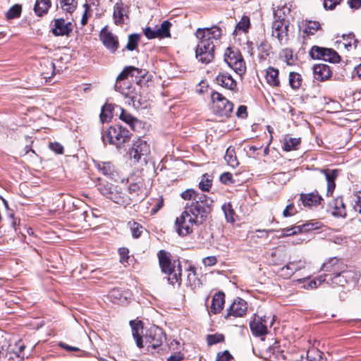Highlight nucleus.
Returning <instances> with one entry per match:
<instances>
[{"instance_id": "obj_27", "label": "nucleus", "mask_w": 361, "mask_h": 361, "mask_svg": "<svg viewBox=\"0 0 361 361\" xmlns=\"http://www.w3.org/2000/svg\"><path fill=\"white\" fill-rule=\"evenodd\" d=\"M279 70L276 68L269 66L266 70V81L272 87H279L280 85V80L279 77Z\"/></svg>"}, {"instance_id": "obj_14", "label": "nucleus", "mask_w": 361, "mask_h": 361, "mask_svg": "<svg viewBox=\"0 0 361 361\" xmlns=\"http://www.w3.org/2000/svg\"><path fill=\"white\" fill-rule=\"evenodd\" d=\"M99 190L104 196L111 200L114 202L118 204H121L124 202L117 186H115L112 183L108 182L101 183L99 185Z\"/></svg>"}, {"instance_id": "obj_22", "label": "nucleus", "mask_w": 361, "mask_h": 361, "mask_svg": "<svg viewBox=\"0 0 361 361\" xmlns=\"http://www.w3.org/2000/svg\"><path fill=\"white\" fill-rule=\"evenodd\" d=\"M130 325L132 329V334L135 340L136 345L138 348H142L144 347L142 337V323L140 320H132L130 322Z\"/></svg>"}, {"instance_id": "obj_47", "label": "nucleus", "mask_w": 361, "mask_h": 361, "mask_svg": "<svg viewBox=\"0 0 361 361\" xmlns=\"http://www.w3.org/2000/svg\"><path fill=\"white\" fill-rule=\"evenodd\" d=\"M140 35L137 34H132L128 36V43L126 48L129 51L135 50L138 44Z\"/></svg>"}, {"instance_id": "obj_40", "label": "nucleus", "mask_w": 361, "mask_h": 361, "mask_svg": "<svg viewBox=\"0 0 361 361\" xmlns=\"http://www.w3.org/2000/svg\"><path fill=\"white\" fill-rule=\"evenodd\" d=\"M224 159L227 162L228 165L232 168H235L238 165V161L235 156V153L233 149L228 147L226 152Z\"/></svg>"}, {"instance_id": "obj_55", "label": "nucleus", "mask_w": 361, "mask_h": 361, "mask_svg": "<svg viewBox=\"0 0 361 361\" xmlns=\"http://www.w3.org/2000/svg\"><path fill=\"white\" fill-rule=\"evenodd\" d=\"M222 209L225 214L227 221L231 223L234 222V212L231 208V205L230 204H224Z\"/></svg>"}, {"instance_id": "obj_21", "label": "nucleus", "mask_w": 361, "mask_h": 361, "mask_svg": "<svg viewBox=\"0 0 361 361\" xmlns=\"http://www.w3.org/2000/svg\"><path fill=\"white\" fill-rule=\"evenodd\" d=\"M314 78L317 80L324 81L329 79L331 75L330 67L326 64H316L313 67Z\"/></svg>"}, {"instance_id": "obj_30", "label": "nucleus", "mask_w": 361, "mask_h": 361, "mask_svg": "<svg viewBox=\"0 0 361 361\" xmlns=\"http://www.w3.org/2000/svg\"><path fill=\"white\" fill-rule=\"evenodd\" d=\"M25 346L22 343H18L16 349L9 351L6 356L9 361H22L25 357L24 353Z\"/></svg>"}, {"instance_id": "obj_31", "label": "nucleus", "mask_w": 361, "mask_h": 361, "mask_svg": "<svg viewBox=\"0 0 361 361\" xmlns=\"http://www.w3.org/2000/svg\"><path fill=\"white\" fill-rule=\"evenodd\" d=\"M96 167L103 175L113 178L117 176L114 166L110 162H99L96 164Z\"/></svg>"}, {"instance_id": "obj_13", "label": "nucleus", "mask_w": 361, "mask_h": 361, "mask_svg": "<svg viewBox=\"0 0 361 361\" xmlns=\"http://www.w3.org/2000/svg\"><path fill=\"white\" fill-rule=\"evenodd\" d=\"M317 224L307 223L302 225L293 226L290 227L284 228L281 230L276 231L279 233V238L288 237L293 235H297L301 233L309 232L310 231L318 228Z\"/></svg>"}, {"instance_id": "obj_44", "label": "nucleus", "mask_w": 361, "mask_h": 361, "mask_svg": "<svg viewBox=\"0 0 361 361\" xmlns=\"http://www.w3.org/2000/svg\"><path fill=\"white\" fill-rule=\"evenodd\" d=\"M22 13V6L20 4H15L11 6L9 10L6 13V18L7 20H12L19 18Z\"/></svg>"}, {"instance_id": "obj_11", "label": "nucleus", "mask_w": 361, "mask_h": 361, "mask_svg": "<svg viewBox=\"0 0 361 361\" xmlns=\"http://www.w3.org/2000/svg\"><path fill=\"white\" fill-rule=\"evenodd\" d=\"M289 23L286 20L274 19L271 26V35L280 44H286L288 40Z\"/></svg>"}, {"instance_id": "obj_53", "label": "nucleus", "mask_w": 361, "mask_h": 361, "mask_svg": "<svg viewBox=\"0 0 361 361\" xmlns=\"http://www.w3.org/2000/svg\"><path fill=\"white\" fill-rule=\"evenodd\" d=\"M212 181L209 178L207 174H204L202 177V180L199 183V188L202 191H209L212 187Z\"/></svg>"}, {"instance_id": "obj_9", "label": "nucleus", "mask_w": 361, "mask_h": 361, "mask_svg": "<svg viewBox=\"0 0 361 361\" xmlns=\"http://www.w3.org/2000/svg\"><path fill=\"white\" fill-rule=\"evenodd\" d=\"M164 339V334L161 329L153 326L145 331L142 338L143 345L148 350H154L161 346Z\"/></svg>"}, {"instance_id": "obj_8", "label": "nucleus", "mask_w": 361, "mask_h": 361, "mask_svg": "<svg viewBox=\"0 0 361 361\" xmlns=\"http://www.w3.org/2000/svg\"><path fill=\"white\" fill-rule=\"evenodd\" d=\"M274 319L271 315L255 314L250 323L252 334L255 336H264L268 334V329L271 328Z\"/></svg>"}, {"instance_id": "obj_29", "label": "nucleus", "mask_w": 361, "mask_h": 361, "mask_svg": "<svg viewBox=\"0 0 361 361\" xmlns=\"http://www.w3.org/2000/svg\"><path fill=\"white\" fill-rule=\"evenodd\" d=\"M126 9L121 1L117 2L114 7L113 17L116 25H122L124 23Z\"/></svg>"}, {"instance_id": "obj_43", "label": "nucleus", "mask_w": 361, "mask_h": 361, "mask_svg": "<svg viewBox=\"0 0 361 361\" xmlns=\"http://www.w3.org/2000/svg\"><path fill=\"white\" fill-rule=\"evenodd\" d=\"M320 28V25L316 21H307L304 24L303 32L307 35H314Z\"/></svg>"}, {"instance_id": "obj_52", "label": "nucleus", "mask_w": 361, "mask_h": 361, "mask_svg": "<svg viewBox=\"0 0 361 361\" xmlns=\"http://www.w3.org/2000/svg\"><path fill=\"white\" fill-rule=\"evenodd\" d=\"M324 47L313 46L310 50V56L313 59H322L323 53H324Z\"/></svg>"}, {"instance_id": "obj_38", "label": "nucleus", "mask_w": 361, "mask_h": 361, "mask_svg": "<svg viewBox=\"0 0 361 361\" xmlns=\"http://www.w3.org/2000/svg\"><path fill=\"white\" fill-rule=\"evenodd\" d=\"M171 23L168 20L164 21L159 27L157 28V34L159 38L169 37H170V27Z\"/></svg>"}, {"instance_id": "obj_32", "label": "nucleus", "mask_w": 361, "mask_h": 361, "mask_svg": "<svg viewBox=\"0 0 361 361\" xmlns=\"http://www.w3.org/2000/svg\"><path fill=\"white\" fill-rule=\"evenodd\" d=\"M291 8L292 5L290 3L279 6L277 9L274 10V19L286 20V18L291 11Z\"/></svg>"}, {"instance_id": "obj_61", "label": "nucleus", "mask_w": 361, "mask_h": 361, "mask_svg": "<svg viewBox=\"0 0 361 361\" xmlns=\"http://www.w3.org/2000/svg\"><path fill=\"white\" fill-rule=\"evenodd\" d=\"M128 249L126 247H121L118 249V253L120 255V262L122 264H124L127 262V260L128 259Z\"/></svg>"}, {"instance_id": "obj_1", "label": "nucleus", "mask_w": 361, "mask_h": 361, "mask_svg": "<svg viewBox=\"0 0 361 361\" xmlns=\"http://www.w3.org/2000/svg\"><path fill=\"white\" fill-rule=\"evenodd\" d=\"M181 197L192 201L190 205L185 206V210L176 218L175 222L178 233L185 236L192 232L194 226L205 221L212 201L206 195L199 194L192 189L183 191Z\"/></svg>"}, {"instance_id": "obj_24", "label": "nucleus", "mask_w": 361, "mask_h": 361, "mask_svg": "<svg viewBox=\"0 0 361 361\" xmlns=\"http://www.w3.org/2000/svg\"><path fill=\"white\" fill-rule=\"evenodd\" d=\"M300 200L305 207H315L319 205L322 201V197L318 192H310L300 195Z\"/></svg>"}, {"instance_id": "obj_23", "label": "nucleus", "mask_w": 361, "mask_h": 361, "mask_svg": "<svg viewBox=\"0 0 361 361\" xmlns=\"http://www.w3.org/2000/svg\"><path fill=\"white\" fill-rule=\"evenodd\" d=\"M225 303V295L222 292L216 293L212 300L209 312L213 314H218L224 309Z\"/></svg>"}, {"instance_id": "obj_64", "label": "nucleus", "mask_w": 361, "mask_h": 361, "mask_svg": "<svg viewBox=\"0 0 361 361\" xmlns=\"http://www.w3.org/2000/svg\"><path fill=\"white\" fill-rule=\"evenodd\" d=\"M341 0H324V7L326 9H334L336 5H338Z\"/></svg>"}, {"instance_id": "obj_17", "label": "nucleus", "mask_w": 361, "mask_h": 361, "mask_svg": "<svg viewBox=\"0 0 361 361\" xmlns=\"http://www.w3.org/2000/svg\"><path fill=\"white\" fill-rule=\"evenodd\" d=\"M247 309V302L242 298H238L227 310V314L225 317L228 318L231 316L233 317H243L245 314Z\"/></svg>"}, {"instance_id": "obj_58", "label": "nucleus", "mask_w": 361, "mask_h": 361, "mask_svg": "<svg viewBox=\"0 0 361 361\" xmlns=\"http://www.w3.org/2000/svg\"><path fill=\"white\" fill-rule=\"evenodd\" d=\"M298 212L293 204H289L283 212L284 217L292 216Z\"/></svg>"}, {"instance_id": "obj_26", "label": "nucleus", "mask_w": 361, "mask_h": 361, "mask_svg": "<svg viewBox=\"0 0 361 361\" xmlns=\"http://www.w3.org/2000/svg\"><path fill=\"white\" fill-rule=\"evenodd\" d=\"M326 278L324 276H319L313 279L309 280L308 279H298L297 281L299 283H303L302 286V288L307 290H312L317 288L319 287L323 282L326 281Z\"/></svg>"}, {"instance_id": "obj_7", "label": "nucleus", "mask_w": 361, "mask_h": 361, "mask_svg": "<svg viewBox=\"0 0 361 361\" xmlns=\"http://www.w3.org/2000/svg\"><path fill=\"white\" fill-rule=\"evenodd\" d=\"M224 61L236 73L243 75L246 71L245 62L239 50L235 47H228L224 55Z\"/></svg>"}, {"instance_id": "obj_10", "label": "nucleus", "mask_w": 361, "mask_h": 361, "mask_svg": "<svg viewBox=\"0 0 361 361\" xmlns=\"http://www.w3.org/2000/svg\"><path fill=\"white\" fill-rule=\"evenodd\" d=\"M214 111L221 116H228L233 111V105L225 97L217 92L211 94Z\"/></svg>"}, {"instance_id": "obj_45", "label": "nucleus", "mask_w": 361, "mask_h": 361, "mask_svg": "<svg viewBox=\"0 0 361 361\" xmlns=\"http://www.w3.org/2000/svg\"><path fill=\"white\" fill-rule=\"evenodd\" d=\"M307 361H325L323 353L316 348H312L307 353Z\"/></svg>"}, {"instance_id": "obj_48", "label": "nucleus", "mask_w": 361, "mask_h": 361, "mask_svg": "<svg viewBox=\"0 0 361 361\" xmlns=\"http://www.w3.org/2000/svg\"><path fill=\"white\" fill-rule=\"evenodd\" d=\"M128 226L133 237L135 238H139L142 232V226L135 221H129Z\"/></svg>"}, {"instance_id": "obj_60", "label": "nucleus", "mask_w": 361, "mask_h": 361, "mask_svg": "<svg viewBox=\"0 0 361 361\" xmlns=\"http://www.w3.org/2000/svg\"><path fill=\"white\" fill-rule=\"evenodd\" d=\"M140 191V187L137 183H131L128 186V192L133 196V197L138 196Z\"/></svg>"}, {"instance_id": "obj_25", "label": "nucleus", "mask_w": 361, "mask_h": 361, "mask_svg": "<svg viewBox=\"0 0 361 361\" xmlns=\"http://www.w3.org/2000/svg\"><path fill=\"white\" fill-rule=\"evenodd\" d=\"M216 80L218 85L231 90H234L236 87V82L233 80L232 76L228 73H219L216 76Z\"/></svg>"}, {"instance_id": "obj_46", "label": "nucleus", "mask_w": 361, "mask_h": 361, "mask_svg": "<svg viewBox=\"0 0 361 361\" xmlns=\"http://www.w3.org/2000/svg\"><path fill=\"white\" fill-rule=\"evenodd\" d=\"M280 58L287 63L291 66L294 63L293 54L290 49L286 48L280 53Z\"/></svg>"}, {"instance_id": "obj_56", "label": "nucleus", "mask_w": 361, "mask_h": 361, "mask_svg": "<svg viewBox=\"0 0 361 361\" xmlns=\"http://www.w3.org/2000/svg\"><path fill=\"white\" fill-rule=\"evenodd\" d=\"M153 207L151 209V214H155L164 206V198L159 196L158 198L153 200Z\"/></svg>"}, {"instance_id": "obj_63", "label": "nucleus", "mask_w": 361, "mask_h": 361, "mask_svg": "<svg viewBox=\"0 0 361 361\" xmlns=\"http://www.w3.org/2000/svg\"><path fill=\"white\" fill-rule=\"evenodd\" d=\"M157 28L151 29L150 27H146L144 30L145 35L147 39H154L158 38L157 34Z\"/></svg>"}, {"instance_id": "obj_35", "label": "nucleus", "mask_w": 361, "mask_h": 361, "mask_svg": "<svg viewBox=\"0 0 361 361\" xmlns=\"http://www.w3.org/2000/svg\"><path fill=\"white\" fill-rule=\"evenodd\" d=\"M300 142V137H291L286 136L284 137L283 149L286 152L296 150L298 149Z\"/></svg>"}, {"instance_id": "obj_49", "label": "nucleus", "mask_w": 361, "mask_h": 361, "mask_svg": "<svg viewBox=\"0 0 361 361\" xmlns=\"http://www.w3.org/2000/svg\"><path fill=\"white\" fill-rule=\"evenodd\" d=\"M301 76L300 74L291 72L289 74V84L293 89H297L301 85Z\"/></svg>"}, {"instance_id": "obj_42", "label": "nucleus", "mask_w": 361, "mask_h": 361, "mask_svg": "<svg viewBox=\"0 0 361 361\" xmlns=\"http://www.w3.org/2000/svg\"><path fill=\"white\" fill-rule=\"evenodd\" d=\"M108 298L114 303L123 302L126 300V297H124L122 292L117 288L112 289L109 293Z\"/></svg>"}, {"instance_id": "obj_16", "label": "nucleus", "mask_w": 361, "mask_h": 361, "mask_svg": "<svg viewBox=\"0 0 361 361\" xmlns=\"http://www.w3.org/2000/svg\"><path fill=\"white\" fill-rule=\"evenodd\" d=\"M100 40L104 46L111 53H114L118 48L119 43L117 36L104 27L99 35Z\"/></svg>"}, {"instance_id": "obj_33", "label": "nucleus", "mask_w": 361, "mask_h": 361, "mask_svg": "<svg viewBox=\"0 0 361 361\" xmlns=\"http://www.w3.org/2000/svg\"><path fill=\"white\" fill-rule=\"evenodd\" d=\"M121 120L129 125L133 130H136V126H140V122L131 114L128 113L123 109H121V114L119 116Z\"/></svg>"}, {"instance_id": "obj_41", "label": "nucleus", "mask_w": 361, "mask_h": 361, "mask_svg": "<svg viewBox=\"0 0 361 361\" xmlns=\"http://www.w3.org/2000/svg\"><path fill=\"white\" fill-rule=\"evenodd\" d=\"M250 18L246 16H243L241 18L240 20L236 25L235 30H234V33H235L237 35L238 32H239V31H242L243 32H247L250 28Z\"/></svg>"}, {"instance_id": "obj_34", "label": "nucleus", "mask_w": 361, "mask_h": 361, "mask_svg": "<svg viewBox=\"0 0 361 361\" xmlns=\"http://www.w3.org/2000/svg\"><path fill=\"white\" fill-rule=\"evenodd\" d=\"M342 37L341 44L347 51L355 50L357 48L358 42L353 33L343 35Z\"/></svg>"}, {"instance_id": "obj_59", "label": "nucleus", "mask_w": 361, "mask_h": 361, "mask_svg": "<svg viewBox=\"0 0 361 361\" xmlns=\"http://www.w3.org/2000/svg\"><path fill=\"white\" fill-rule=\"evenodd\" d=\"M233 357L228 351L226 350L222 353H219L216 356V361H232Z\"/></svg>"}, {"instance_id": "obj_50", "label": "nucleus", "mask_w": 361, "mask_h": 361, "mask_svg": "<svg viewBox=\"0 0 361 361\" xmlns=\"http://www.w3.org/2000/svg\"><path fill=\"white\" fill-rule=\"evenodd\" d=\"M187 279L190 286H196L198 283L199 280L196 276L194 267L190 266L187 269Z\"/></svg>"}, {"instance_id": "obj_6", "label": "nucleus", "mask_w": 361, "mask_h": 361, "mask_svg": "<svg viewBox=\"0 0 361 361\" xmlns=\"http://www.w3.org/2000/svg\"><path fill=\"white\" fill-rule=\"evenodd\" d=\"M104 143H109L121 147L129 140L128 130L121 126H110L102 134Z\"/></svg>"}, {"instance_id": "obj_2", "label": "nucleus", "mask_w": 361, "mask_h": 361, "mask_svg": "<svg viewBox=\"0 0 361 361\" xmlns=\"http://www.w3.org/2000/svg\"><path fill=\"white\" fill-rule=\"evenodd\" d=\"M147 73L145 69L128 66L123 70L116 79V90L126 98H129L135 109H139L145 102L142 96L140 82Z\"/></svg>"}, {"instance_id": "obj_18", "label": "nucleus", "mask_w": 361, "mask_h": 361, "mask_svg": "<svg viewBox=\"0 0 361 361\" xmlns=\"http://www.w3.org/2000/svg\"><path fill=\"white\" fill-rule=\"evenodd\" d=\"M72 30L73 25L71 22H66L63 18H57L54 20L51 32L55 36H68Z\"/></svg>"}, {"instance_id": "obj_54", "label": "nucleus", "mask_w": 361, "mask_h": 361, "mask_svg": "<svg viewBox=\"0 0 361 361\" xmlns=\"http://www.w3.org/2000/svg\"><path fill=\"white\" fill-rule=\"evenodd\" d=\"M224 336L221 334H210L207 336V341L209 345H212L222 342Z\"/></svg>"}, {"instance_id": "obj_20", "label": "nucleus", "mask_w": 361, "mask_h": 361, "mask_svg": "<svg viewBox=\"0 0 361 361\" xmlns=\"http://www.w3.org/2000/svg\"><path fill=\"white\" fill-rule=\"evenodd\" d=\"M329 207L333 216L336 217H345L346 216L345 206L342 197H338L334 199L329 204Z\"/></svg>"}, {"instance_id": "obj_57", "label": "nucleus", "mask_w": 361, "mask_h": 361, "mask_svg": "<svg viewBox=\"0 0 361 361\" xmlns=\"http://www.w3.org/2000/svg\"><path fill=\"white\" fill-rule=\"evenodd\" d=\"M354 209L361 214V190L353 194Z\"/></svg>"}, {"instance_id": "obj_3", "label": "nucleus", "mask_w": 361, "mask_h": 361, "mask_svg": "<svg viewBox=\"0 0 361 361\" xmlns=\"http://www.w3.org/2000/svg\"><path fill=\"white\" fill-rule=\"evenodd\" d=\"M321 270L330 273L324 276L327 283L332 286H350L354 285L360 278V274L355 269L336 257L326 259L322 264Z\"/></svg>"}, {"instance_id": "obj_51", "label": "nucleus", "mask_w": 361, "mask_h": 361, "mask_svg": "<svg viewBox=\"0 0 361 361\" xmlns=\"http://www.w3.org/2000/svg\"><path fill=\"white\" fill-rule=\"evenodd\" d=\"M83 8L84 12L80 20V24L82 27L85 26L87 23L88 19L92 16V13L91 6L88 4H85L83 5Z\"/></svg>"}, {"instance_id": "obj_37", "label": "nucleus", "mask_w": 361, "mask_h": 361, "mask_svg": "<svg viewBox=\"0 0 361 361\" xmlns=\"http://www.w3.org/2000/svg\"><path fill=\"white\" fill-rule=\"evenodd\" d=\"M59 4L63 11L72 13L77 8L78 0H59Z\"/></svg>"}, {"instance_id": "obj_28", "label": "nucleus", "mask_w": 361, "mask_h": 361, "mask_svg": "<svg viewBox=\"0 0 361 361\" xmlns=\"http://www.w3.org/2000/svg\"><path fill=\"white\" fill-rule=\"evenodd\" d=\"M51 6V0H36L34 5V12L37 16L47 14Z\"/></svg>"}, {"instance_id": "obj_62", "label": "nucleus", "mask_w": 361, "mask_h": 361, "mask_svg": "<svg viewBox=\"0 0 361 361\" xmlns=\"http://www.w3.org/2000/svg\"><path fill=\"white\" fill-rule=\"evenodd\" d=\"M49 147L51 150L56 154H61L63 152V147L59 142H51Z\"/></svg>"}, {"instance_id": "obj_4", "label": "nucleus", "mask_w": 361, "mask_h": 361, "mask_svg": "<svg viewBox=\"0 0 361 361\" xmlns=\"http://www.w3.org/2000/svg\"><path fill=\"white\" fill-rule=\"evenodd\" d=\"M222 30L218 26L198 28L195 37L198 39L196 58L203 63H210L214 57V41L221 38Z\"/></svg>"}, {"instance_id": "obj_19", "label": "nucleus", "mask_w": 361, "mask_h": 361, "mask_svg": "<svg viewBox=\"0 0 361 361\" xmlns=\"http://www.w3.org/2000/svg\"><path fill=\"white\" fill-rule=\"evenodd\" d=\"M319 171L325 176V179L327 182V190L326 195H331L335 188V180L339 175L340 171L338 169H321Z\"/></svg>"}, {"instance_id": "obj_36", "label": "nucleus", "mask_w": 361, "mask_h": 361, "mask_svg": "<svg viewBox=\"0 0 361 361\" xmlns=\"http://www.w3.org/2000/svg\"><path fill=\"white\" fill-rule=\"evenodd\" d=\"M114 106L112 104H104L100 113V120L102 123L109 122L113 116Z\"/></svg>"}, {"instance_id": "obj_39", "label": "nucleus", "mask_w": 361, "mask_h": 361, "mask_svg": "<svg viewBox=\"0 0 361 361\" xmlns=\"http://www.w3.org/2000/svg\"><path fill=\"white\" fill-rule=\"evenodd\" d=\"M322 60L331 63H338L340 61V56L336 51L331 49L325 48Z\"/></svg>"}, {"instance_id": "obj_15", "label": "nucleus", "mask_w": 361, "mask_h": 361, "mask_svg": "<svg viewBox=\"0 0 361 361\" xmlns=\"http://www.w3.org/2000/svg\"><path fill=\"white\" fill-rule=\"evenodd\" d=\"M306 262L303 259L290 261L279 271V275L284 279L290 278L296 271L304 269Z\"/></svg>"}, {"instance_id": "obj_12", "label": "nucleus", "mask_w": 361, "mask_h": 361, "mask_svg": "<svg viewBox=\"0 0 361 361\" xmlns=\"http://www.w3.org/2000/svg\"><path fill=\"white\" fill-rule=\"evenodd\" d=\"M150 148L147 142L142 140H136L132 148L130 149V157L134 160L135 162H138L142 159H146L147 157L149 154Z\"/></svg>"}, {"instance_id": "obj_5", "label": "nucleus", "mask_w": 361, "mask_h": 361, "mask_svg": "<svg viewBox=\"0 0 361 361\" xmlns=\"http://www.w3.org/2000/svg\"><path fill=\"white\" fill-rule=\"evenodd\" d=\"M158 258L161 271L168 276V281L172 284L181 282V267L178 259H172L171 254L164 250L158 252Z\"/></svg>"}]
</instances>
